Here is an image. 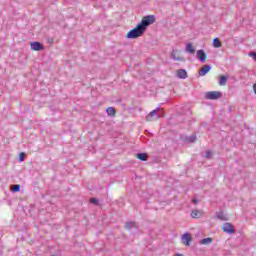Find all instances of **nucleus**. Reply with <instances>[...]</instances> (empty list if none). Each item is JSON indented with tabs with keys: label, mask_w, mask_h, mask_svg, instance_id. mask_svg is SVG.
<instances>
[{
	"label": "nucleus",
	"mask_w": 256,
	"mask_h": 256,
	"mask_svg": "<svg viewBox=\"0 0 256 256\" xmlns=\"http://www.w3.org/2000/svg\"><path fill=\"white\" fill-rule=\"evenodd\" d=\"M211 243H213L212 238H204L200 240V245H211Z\"/></svg>",
	"instance_id": "obj_13"
},
{
	"label": "nucleus",
	"mask_w": 256,
	"mask_h": 256,
	"mask_svg": "<svg viewBox=\"0 0 256 256\" xmlns=\"http://www.w3.org/2000/svg\"><path fill=\"white\" fill-rule=\"evenodd\" d=\"M219 85H221V87H224V85H227V76L220 77Z\"/></svg>",
	"instance_id": "obj_17"
},
{
	"label": "nucleus",
	"mask_w": 256,
	"mask_h": 256,
	"mask_svg": "<svg viewBox=\"0 0 256 256\" xmlns=\"http://www.w3.org/2000/svg\"><path fill=\"white\" fill-rule=\"evenodd\" d=\"M182 243L186 245V247H189V245H191V235H189V233H185L182 235Z\"/></svg>",
	"instance_id": "obj_9"
},
{
	"label": "nucleus",
	"mask_w": 256,
	"mask_h": 256,
	"mask_svg": "<svg viewBox=\"0 0 256 256\" xmlns=\"http://www.w3.org/2000/svg\"><path fill=\"white\" fill-rule=\"evenodd\" d=\"M12 191L14 193H18V191H21V185L19 184L12 185Z\"/></svg>",
	"instance_id": "obj_21"
},
{
	"label": "nucleus",
	"mask_w": 256,
	"mask_h": 256,
	"mask_svg": "<svg viewBox=\"0 0 256 256\" xmlns=\"http://www.w3.org/2000/svg\"><path fill=\"white\" fill-rule=\"evenodd\" d=\"M178 79H187L188 74H187V70L185 69H179L176 73Z\"/></svg>",
	"instance_id": "obj_10"
},
{
	"label": "nucleus",
	"mask_w": 256,
	"mask_h": 256,
	"mask_svg": "<svg viewBox=\"0 0 256 256\" xmlns=\"http://www.w3.org/2000/svg\"><path fill=\"white\" fill-rule=\"evenodd\" d=\"M222 230L224 231V233H229V234L235 233V227L232 226L231 223H225L222 226Z\"/></svg>",
	"instance_id": "obj_5"
},
{
	"label": "nucleus",
	"mask_w": 256,
	"mask_h": 256,
	"mask_svg": "<svg viewBox=\"0 0 256 256\" xmlns=\"http://www.w3.org/2000/svg\"><path fill=\"white\" fill-rule=\"evenodd\" d=\"M205 98L206 99H210L211 101H215L217 99H221V92H219V91L207 92L205 94Z\"/></svg>",
	"instance_id": "obj_4"
},
{
	"label": "nucleus",
	"mask_w": 256,
	"mask_h": 256,
	"mask_svg": "<svg viewBox=\"0 0 256 256\" xmlns=\"http://www.w3.org/2000/svg\"><path fill=\"white\" fill-rule=\"evenodd\" d=\"M145 33V30L138 24L134 29L127 33V39H137Z\"/></svg>",
	"instance_id": "obj_1"
},
{
	"label": "nucleus",
	"mask_w": 256,
	"mask_h": 256,
	"mask_svg": "<svg viewBox=\"0 0 256 256\" xmlns=\"http://www.w3.org/2000/svg\"><path fill=\"white\" fill-rule=\"evenodd\" d=\"M250 57H253V58H254V61H256V52L250 53Z\"/></svg>",
	"instance_id": "obj_26"
},
{
	"label": "nucleus",
	"mask_w": 256,
	"mask_h": 256,
	"mask_svg": "<svg viewBox=\"0 0 256 256\" xmlns=\"http://www.w3.org/2000/svg\"><path fill=\"white\" fill-rule=\"evenodd\" d=\"M19 161L20 162H23V161H25V153H20V156H19Z\"/></svg>",
	"instance_id": "obj_25"
},
{
	"label": "nucleus",
	"mask_w": 256,
	"mask_h": 256,
	"mask_svg": "<svg viewBox=\"0 0 256 256\" xmlns=\"http://www.w3.org/2000/svg\"><path fill=\"white\" fill-rule=\"evenodd\" d=\"M211 157H213V152H211V150L206 151L205 158L206 159H211Z\"/></svg>",
	"instance_id": "obj_23"
},
{
	"label": "nucleus",
	"mask_w": 256,
	"mask_h": 256,
	"mask_svg": "<svg viewBox=\"0 0 256 256\" xmlns=\"http://www.w3.org/2000/svg\"><path fill=\"white\" fill-rule=\"evenodd\" d=\"M171 59H173L174 61H185V58L183 57H177L175 55V50H173V52L171 53Z\"/></svg>",
	"instance_id": "obj_15"
},
{
	"label": "nucleus",
	"mask_w": 256,
	"mask_h": 256,
	"mask_svg": "<svg viewBox=\"0 0 256 256\" xmlns=\"http://www.w3.org/2000/svg\"><path fill=\"white\" fill-rule=\"evenodd\" d=\"M210 71H211V65H204L199 70V75H200V77H205V75L208 74Z\"/></svg>",
	"instance_id": "obj_8"
},
{
	"label": "nucleus",
	"mask_w": 256,
	"mask_h": 256,
	"mask_svg": "<svg viewBox=\"0 0 256 256\" xmlns=\"http://www.w3.org/2000/svg\"><path fill=\"white\" fill-rule=\"evenodd\" d=\"M253 89H254V93L256 95V83L254 84Z\"/></svg>",
	"instance_id": "obj_28"
},
{
	"label": "nucleus",
	"mask_w": 256,
	"mask_h": 256,
	"mask_svg": "<svg viewBox=\"0 0 256 256\" xmlns=\"http://www.w3.org/2000/svg\"><path fill=\"white\" fill-rule=\"evenodd\" d=\"M213 47H215V49H219V47H221V40H219V38H214Z\"/></svg>",
	"instance_id": "obj_16"
},
{
	"label": "nucleus",
	"mask_w": 256,
	"mask_h": 256,
	"mask_svg": "<svg viewBox=\"0 0 256 256\" xmlns=\"http://www.w3.org/2000/svg\"><path fill=\"white\" fill-rule=\"evenodd\" d=\"M192 203H193L194 205H197V203H199V200L196 199V198H193V199H192Z\"/></svg>",
	"instance_id": "obj_27"
},
{
	"label": "nucleus",
	"mask_w": 256,
	"mask_h": 256,
	"mask_svg": "<svg viewBox=\"0 0 256 256\" xmlns=\"http://www.w3.org/2000/svg\"><path fill=\"white\" fill-rule=\"evenodd\" d=\"M186 53H189V55H195V47H193V44L188 43L186 45V49H185Z\"/></svg>",
	"instance_id": "obj_12"
},
{
	"label": "nucleus",
	"mask_w": 256,
	"mask_h": 256,
	"mask_svg": "<svg viewBox=\"0 0 256 256\" xmlns=\"http://www.w3.org/2000/svg\"><path fill=\"white\" fill-rule=\"evenodd\" d=\"M190 215L192 219H201V217H203V212L201 210H192Z\"/></svg>",
	"instance_id": "obj_11"
},
{
	"label": "nucleus",
	"mask_w": 256,
	"mask_h": 256,
	"mask_svg": "<svg viewBox=\"0 0 256 256\" xmlns=\"http://www.w3.org/2000/svg\"><path fill=\"white\" fill-rule=\"evenodd\" d=\"M186 141L188 143H195V141H197V136L193 134L192 136L186 137Z\"/></svg>",
	"instance_id": "obj_18"
},
{
	"label": "nucleus",
	"mask_w": 256,
	"mask_h": 256,
	"mask_svg": "<svg viewBox=\"0 0 256 256\" xmlns=\"http://www.w3.org/2000/svg\"><path fill=\"white\" fill-rule=\"evenodd\" d=\"M106 113L112 117L113 115H115V109L113 107H109L106 109Z\"/></svg>",
	"instance_id": "obj_20"
},
{
	"label": "nucleus",
	"mask_w": 256,
	"mask_h": 256,
	"mask_svg": "<svg viewBox=\"0 0 256 256\" xmlns=\"http://www.w3.org/2000/svg\"><path fill=\"white\" fill-rule=\"evenodd\" d=\"M161 108H156L146 116V121H154V119H161L162 114L159 113Z\"/></svg>",
	"instance_id": "obj_3"
},
{
	"label": "nucleus",
	"mask_w": 256,
	"mask_h": 256,
	"mask_svg": "<svg viewBox=\"0 0 256 256\" xmlns=\"http://www.w3.org/2000/svg\"><path fill=\"white\" fill-rule=\"evenodd\" d=\"M136 157L140 161H147V153H138L136 154Z\"/></svg>",
	"instance_id": "obj_14"
},
{
	"label": "nucleus",
	"mask_w": 256,
	"mask_h": 256,
	"mask_svg": "<svg viewBox=\"0 0 256 256\" xmlns=\"http://www.w3.org/2000/svg\"><path fill=\"white\" fill-rule=\"evenodd\" d=\"M217 218L220 220V221H227V218L225 217V214L223 212H220L217 214Z\"/></svg>",
	"instance_id": "obj_22"
},
{
	"label": "nucleus",
	"mask_w": 256,
	"mask_h": 256,
	"mask_svg": "<svg viewBox=\"0 0 256 256\" xmlns=\"http://www.w3.org/2000/svg\"><path fill=\"white\" fill-rule=\"evenodd\" d=\"M135 227V222H126L125 228L128 229V231H131Z\"/></svg>",
	"instance_id": "obj_19"
},
{
	"label": "nucleus",
	"mask_w": 256,
	"mask_h": 256,
	"mask_svg": "<svg viewBox=\"0 0 256 256\" xmlns=\"http://www.w3.org/2000/svg\"><path fill=\"white\" fill-rule=\"evenodd\" d=\"M30 48L32 49V51H43L44 49L43 44H41L40 42H31Z\"/></svg>",
	"instance_id": "obj_7"
},
{
	"label": "nucleus",
	"mask_w": 256,
	"mask_h": 256,
	"mask_svg": "<svg viewBox=\"0 0 256 256\" xmlns=\"http://www.w3.org/2000/svg\"><path fill=\"white\" fill-rule=\"evenodd\" d=\"M153 23H155V16L153 15H148V16H144L141 20V23H139L138 25L144 30L147 31V27H149V25H153Z\"/></svg>",
	"instance_id": "obj_2"
},
{
	"label": "nucleus",
	"mask_w": 256,
	"mask_h": 256,
	"mask_svg": "<svg viewBox=\"0 0 256 256\" xmlns=\"http://www.w3.org/2000/svg\"><path fill=\"white\" fill-rule=\"evenodd\" d=\"M196 57L201 63H205V61L207 60V54H205L204 50H198L196 53Z\"/></svg>",
	"instance_id": "obj_6"
},
{
	"label": "nucleus",
	"mask_w": 256,
	"mask_h": 256,
	"mask_svg": "<svg viewBox=\"0 0 256 256\" xmlns=\"http://www.w3.org/2000/svg\"><path fill=\"white\" fill-rule=\"evenodd\" d=\"M90 203H92L93 205H99V200H97L96 198H91Z\"/></svg>",
	"instance_id": "obj_24"
}]
</instances>
